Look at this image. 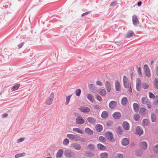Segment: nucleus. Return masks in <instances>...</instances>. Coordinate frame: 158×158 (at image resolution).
I'll return each mask as SVG.
<instances>
[{"instance_id": "10", "label": "nucleus", "mask_w": 158, "mask_h": 158, "mask_svg": "<svg viewBox=\"0 0 158 158\" xmlns=\"http://www.w3.org/2000/svg\"><path fill=\"white\" fill-rule=\"evenodd\" d=\"M122 126L124 130L128 131L130 129V125L129 123L127 121H124L122 124Z\"/></svg>"}, {"instance_id": "12", "label": "nucleus", "mask_w": 158, "mask_h": 158, "mask_svg": "<svg viewBox=\"0 0 158 158\" xmlns=\"http://www.w3.org/2000/svg\"><path fill=\"white\" fill-rule=\"evenodd\" d=\"M106 136L108 139L111 140L113 139L114 135L112 132L110 131L107 132L106 133Z\"/></svg>"}, {"instance_id": "32", "label": "nucleus", "mask_w": 158, "mask_h": 158, "mask_svg": "<svg viewBox=\"0 0 158 158\" xmlns=\"http://www.w3.org/2000/svg\"><path fill=\"white\" fill-rule=\"evenodd\" d=\"M73 131L79 134H82L83 133V131L78 128H74L73 129Z\"/></svg>"}, {"instance_id": "64", "label": "nucleus", "mask_w": 158, "mask_h": 158, "mask_svg": "<svg viewBox=\"0 0 158 158\" xmlns=\"http://www.w3.org/2000/svg\"><path fill=\"white\" fill-rule=\"evenodd\" d=\"M155 102L156 103H158V96H156L155 99Z\"/></svg>"}, {"instance_id": "63", "label": "nucleus", "mask_w": 158, "mask_h": 158, "mask_svg": "<svg viewBox=\"0 0 158 158\" xmlns=\"http://www.w3.org/2000/svg\"><path fill=\"white\" fill-rule=\"evenodd\" d=\"M7 116H8V114H7L4 113V114H2V118L6 117Z\"/></svg>"}, {"instance_id": "53", "label": "nucleus", "mask_w": 158, "mask_h": 158, "mask_svg": "<svg viewBox=\"0 0 158 158\" xmlns=\"http://www.w3.org/2000/svg\"><path fill=\"white\" fill-rule=\"evenodd\" d=\"M133 118L135 121H137L139 120L140 117L137 114L134 116Z\"/></svg>"}, {"instance_id": "13", "label": "nucleus", "mask_w": 158, "mask_h": 158, "mask_svg": "<svg viewBox=\"0 0 158 158\" xmlns=\"http://www.w3.org/2000/svg\"><path fill=\"white\" fill-rule=\"evenodd\" d=\"M105 85L107 92L109 93L110 92L111 90V85L110 83L108 81H106Z\"/></svg>"}, {"instance_id": "9", "label": "nucleus", "mask_w": 158, "mask_h": 158, "mask_svg": "<svg viewBox=\"0 0 158 158\" xmlns=\"http://www.w3.org/2000/svg\"><path fill=\"white\" fill-rule=\"evenodd\" d=\"M139 145L140 148L141 149L143 150H145L147 149L148 147V144L146 142L143 141L141 142Z\"/></svg>"}, {"instance_id": "18", "label": "nucleus", "mask_w": 158, "mask_h": 158, "mask_svg": "<svg viewBox=\"0 0 158 158\" xmlns=\"http://www.w3.org/2000/svg\"><path fill=\"white\" fill-rule=\"evenodd\" d=\"M72 145L73 148L75 149L79 150L81 149V146L80 145L77 143H73Z\"/></svg>"}, {"instance_id": "43", "label": "nucleus", "mask_w": 158, "mask_h": 158, "mask_svg": "<svg viewBox=\"0 0 158 158\" xmlns=\"http://www.w3.org/2000/svg\"><path fill=\"white\" fill-rule=\"evenodd\" d=\"M154 85L155 87L158 89V78L156 77L155 78Z\"/></svg>"}, {"instance_id": "52", "label": "nucleus", "mask_w": 158, "mask_h": 158, "mask_svg": "<svg viewBox=\"0 0 158 158\" xmlns=\"http://www.w3.org/2000/svg\"><path fill=\"white\" fill-rule=\"evenodd\" d=\"M115 158H123V155L121 154L118 153L115 156Z\"/></svg>"}, {"instance_id": "56", "label": "nucleus", "mask_w": 158, "mask_h": 158, "mask_svg": "<svg viewBox=\"0 0 158 158\" xmlns=\"http://www.w3.org/2000/svg\"><path fill=\"white\" fill-rule=\"evenodd\" d=\"M149 97L150 98H155V96L154 94L151 92H149Z\"/></svg>"}, {"instance_id": "51", "label": "nucleus", "mask_w": 158, "mask_h": 158, "mask_svg": "<svg viewBox=\"0 0 158 158\" xmlns=\"http://www.w3.org/2000/svg\"><path fill=\"white\" fill-rule=\"evenodd\" d=\"M113 124V121L110 120L108 121L106 123V126L108 127L111 126Z\"/></svg>"}, {"instance_id": "14", "label": "nucleus", "mask_w": 158, "mask_h": 158, "mask_svg": "<svg viewBox=\"0 0 158 158\" xmlns=\"http://www.w3.org/2000/svg\"><path fill=\"white\" fill-rule=\"evenodd\" d=\"M129 140L127 138L123 139L121 141V144L123 146L127 145L129 143Z\"/></svg>"}, {"instance_id": "46", "label": "nucleus", "mask_w": 158, "mask_h": 158, "mask_svg": "<svg viewBox=\"0 0 158 158\" xmlns=\"http://www.w3.org/2000/svg\"><path fill=\"white\" fill-rule=\"evenodd\" d=\"M25 155V153H19L15 155V158H18L20 157L24 156Z\"/></svg>"}, {"instance_id": "27", "label": "nucleus", "mask_w": 158, "mask_h": 158, "mask_svg": "<svg viewBox=\"0 0 158 158\" xmlns=\"http://www.w3.org/2000/svg\"><path fill=\"white\" fill-rule=\"evenodd\" d=\"M85 131L86 133L89 135H92L94 133L93 131L88 127L85 128Z\"/></svg>"}, {"instance_id": "8", "label": "nucleus", "mask_w": 158, "mask_h": 158, "mask_svg": "<svg viewBox=\"0 0 158 158\" xmlns=\"http://www.w3.org/2000/svg\"><path fill=\"white\" fill-rule=\"evenodd\" d=\"M136 132L137 135L140 136L143 134V131L141 127L138 126L136 128Z\"/></svg>"}, {"instance_id": "44", "label": "nucleus", "mask_w": 158, "mask_h": 158, "mask_svg": "<svg viewBox=\"0 0 158 158\" xmlns=\"http://www.w3.org/2000/svg\"><path fill=\"white\" fill-rule=\"evenodd\" d=\"M153 151L155 153L158 154V144H156L154 146Z\"/></svg>"}, {"instance_id": "2", "label": "nucleus", "mask_w": 158, "mask_h": 158, "mask_svg": "<svg viewBox=\"0 0 158 158\" xmlns=\"http://www.w3.org/2000/svg\"><path fill=\"white\" fill-rule=\"evenodd\" d=\"M144 71L145 75L148 77H150L151 76L150 71L149 68L147 64H145L144 66Z\"/></svg>"}, {"instance_id": "62", "label": "nucleus", "mask_w": 158, "mask_h": 158, "mask_svg": "<svg viewBox=\"0 0 158 158\" xmlns=\"http://www.w3.org/2000/svg\"><path fill=\"white\" fill-rule=\"evenodd\" d=\"M96 84L100 86H101L102 85V83L101 82L99 81H97V82H96Z\"/></svg>"}, {"instance_id": "1", "label": "nucleus", "mask_w": 158, "mask_h": 158, "mask_svg": "<svg viewBox=\"0 0 158 158\" xmlns=\"http://www.w3.org/2000/svg\"><path fill=\"white\" fill-rule=\"evenodd\" d=\"M64 155L67 158H74L76 154L72 151L69 149H66L64 151Z\"/></svg>"}, {"instance_id": "4", "label": "nucleus", "mask_w": 158, "mask_h": 158, "mask_svg": "<svg viewBox=\"0 0 158 158\" xmlns=\"http://www.w3.org/2000/svg\"><path fill=\"white\" fill-rule=\"evenodd\" d=\"M54 98V93L53 92H52L50 96L47 98L45 102V104L47 105H51L52 102Z\"/></svg>"}, {"instance_id": "26", "label": "nucleus", "mask_w": 158, "mask_h": 158, "mask_svg": "<svg viewBox=\"0 0 158 158\" xmlns=\"http://www.w3.org/2000/svg\"><path fill=\"white\" fill-rule=\"evenodd\" d=\"M95 129L97 131L100 132L102 130L103 127L102 125L98 124L95 126Z\"/></svg>"}, {"instance_id": "33", "label": "nucleus", "mask_w": 158, "mask_h": 158, "mask_svg": "<svg viewBox=\"0 0 158 158\" xmlns=\"http://www.w3.org/2000/svg\"><path fill=\"white\" fill-rule=\"evenodd\" d=\"M146 109L143 107H141L139 110V113L142 115H144L146 114Z\"/></svg>"}, {"instance_id": "6", "label": "nucleus", "mask_w": 158, "mask_h": 158, "mask_svg": "<svg viewBox=\"0 0 158 158\" xmlns=\"http://www.w3.org/2000/svg\"><path fill=\"white\" fill-rule=\"evenodd\" d=\"M76 123L77 124L81 125L85 123V120L81 116H78L76 119Z\"/></svg>"}, {"instance_id": "38", "label": "nucleus", "mask_w": 158, "mask_h": 158, "mask_svg": "<svg viewBox=\"0 0 158 158\" xmlns=\"http://www.w3.org/2000/svg\"><path fill=\"white\" fill-rule=\"evenodd\" d=\"M89 88L90 91H93L95 90V86L92 84H90L89 85Z\"/></svg>"}, {"instance_id": "39", "label": "nucleus", "mask_w": 158, "mask_h": 158, "mask_svg": "<svg viewBox=\"0 0 158 158\" xmlns=\"http://www.w3.org/2000/svg\"><path fill=\"white\" fill-rule=\"evenodd\" d=\"M142 103L143 104H146L148 102L150 103L148 99L145 97H143L141 99Z\"/></svg>"}, {"instance_id": "24", "label": "nucleus", "mask_w": 158, "mask_h": 158, "mask_svg": "<svg viewBox=\"0 0 158 158\" xmlns=\"http://www.w3.org/2000/svg\"><path fill=\"white\" fill-rule=\"evenodd\" d=\"M132 22L134 26L137 25V24L139 22V21L136 15H134L133 16Z\"/></svg>"}, {"instance_id": "37", "label": "nucleus", "mask_w": 158, "mask_h": 158, "mask_svg": "<svg viewBox=\"0 0 158 158\" xmlns=\"http://www.w3.org/2000/svg\"><path fill=\"white\" fill-rule=\"evenodd\" d=\"M108 116V113L106 111H104L102 112L101 114V117L103 118H105L107 117Z\"/></svg>"}, {"instance_id": "41", "label": "nucleus", "mask_w": 158, "mask_h": 158, "mask_svg": "<svg viewBox=\"0 0 158 158\" xmlns=\"http://www.w3.org/2000/svg\"><path fill=\"white\" fill-rule=\"evenodd\" d=\"M142 123L144 126H148L149 124V122L147 119H144L143 120Z\"/></svg>"}, {"instance_id": "40", "label": "nucleus", "mask_w": 158, "mask_h": 158, "mask_svg": "<svg viewBox=\"0 0 158 158\" xmlns=\"http://www.w3.org/2000/svg\"><path fill=\"white\" fill-rule=\"evenodd\" d=\"M98 140L99 142L104 143L106 142L105 138L102 136H100L98 138Z\"/></svg>"}, {"instance_id": "47", "label": "nucleus", "mask_w": 158, "mask_h": 158, "mask_svg": "<svg viewBox=\"0 0 158 158\" xmlns=\"http://www.w3.org/2000/svg\"><path fill=\"white\" fill-rule=\"evenodd\" d=\"M142 85L143 88L145 89H147L149 87V85L147 83L143 82L142 84Z\"/></svg>"}, {"instance_id": "23", "label": "nucleus", "mask_w": 158, "mask_h": 158, "mask_svg": "<svg viewBox=\"0 0 158 158\" xmlns=\"http://www.w3.org/2000/svg\"><path fill=\"white\" fill-rule=\"evenodd\" d=\"M63 153V149H59L57 152L56 155V158H60L61 157Z\"/></svg>"}, {"instance_id": "49", "label": "nucleus", "mask_w": 158, "mask_h": 158, "mask_svg": "<svg viewBox=\"0 0 158 158\" xmlns=\"http://www.w3.org/2000/svg\"><path fill=\"white\" fill-rule=\"evenodd\" d=\"M69 143V140L67 138L64 139L63 141V143L64 145H68Z\"/></svg>"}, {"instance_id": "36", "label": "nucleus", "mask_w": 158, "mask_h": 158, "mask_svg": "<svg viewBox=\"0 0 158 158\" xmlns=\"http://www.w3.org/2000/svg\"><path fill=\"white\" fill-rule=\"evenodd\" d=\"M20 86L19 84H18L14 85L11 88V90L12 91H14L17 90Z\"/></svg>"}, {"instance_id": "15", "label": "nucleus", "mask_w": 158, "mask_h": 158, "mask_svg": "<svg viewBox=\"0 0 158 158\" xmlns=\"http://www.w3.org/2000/svg\"><path fill=\"white\" fill-rule=\"evenodd\" d=\"M117 105V102L114 101H111L109 103V106L110 108L113 109L115 108Z\"/></svg>"}, {"instance_id": "34", "label": "nucleus", "mask_w": 158, "mask_h": 158, "mask_svg": "<svg viewBox=\"0 0 158 158\" xmlns=\"http://www.w3.org/2000/svg\"><path fill=\"white\" fill-rule=\"evenodd\" d=\"M87 148L91 151H94L95 150V146L92 144H89L87 147Z\"/></svg>"}, {"instance_id": "58", "label": "nucleus", "mask_w": 158, "mask_h": 158, "mask_svg": "<svg viewBox=\"0 0 158 158\" xmlns=\"http://www.w3.org/2000/svg\"><path fill=\"white\" fill-rule=\"evenodd\" d=\"M94 108L96 110H98L100 109V107L99 105H96L94 106Z\"/></svg>"}, {"instance_id": "19", "label": "nucleus", "mask_w": 158, "mask_h": 158, "mask_svg": "<svg viewBox=\"0 0 158 158\" xmlns=\"http://www.w3.org/2000/svg\"><path fill=\"white\" fill-rule=\"evenodd\" d=\"M115 90L117 91H119L121 89L120 85L119 82L116 80L115 82Z\"/></svg>"}, {"instance_id": "59", "label": "nucleus", "mask_w": 158, "mask_h": 158, "mask_svg": "<svg viewBox=\"0 0 158 158\" xmlns=\"http://www.w3.org/2000/svg\"><path fill=\"white\" fill-rule=\"evenodd\" d=\"M24 44V42H22L18 45V46L19 48H21Z\"/></svg>"}, {"instance_id": "61", "label": "nucleus", "mask_w": 158, "mask_h": 158, "mask_svg": "<svg viewBox=\"0 0 158 158\" xmlns=\"http://www.w3.org/2000/svg\"><path fill=\"white\" fill-rule=\"evenodd\" d=\"M90 12H91V11H88V12H85V13H83V14H82L81 17H83V16H84L87 15L88 14L90 13Z\"/></svg>"}, {"instance_id": "45", "label": "nucleus", "mask_w": 158, "mask_h": 158, "mask_svg": "<svg viewBox=\"0 0 158 158\" xmlns=\"http://www.w3.org/2000/svg\"><path fill=\"white\" fill-rule=\"evenodd\" d=\"M143 154V152L140 150H138L136 151V155L138 156H141Z\"/></svg>"}, {"instance_id": "28", "label": "nucleus", "mask_w": 158, "mask_h": 158, "mask_svg": "<svg viewBox=\"0 0 158 158\" xmlns=\"http://www.w3.org/2000/svg\"><path fill=\"white\" fill-rule=\"evenodd\" d=\"M87 120L89 123L92 124L95 123L96 122V120L95 118L91 117H88Z\"/></svg>"}, {"instance_id": "17", "label": "nucleus", "mask_w": 158, "mask_h": 158, "mask_svg": "<svg viewBox=\"0 0 158 158\" xmlns=\"http://www.w3.org/2000/svg\"><path fill=\"white\" fill-rule=\"evenodd\" d=\"M97 147L101 151L105 150L106 148V147L105 146L100 143L97 144Z\"/></svg>"}, {"instance_id": "60", "label": "nucleus", "mask_w": 158, "mask_h": 158, "mask_svg": "<svg viewBox=\"0 0 158 158\" xmlns=\"http://www.w3.org/2000/svg\"><path fill=\"white\" fill-rule=\"evenodd\" d=\"M79 140L78 141H80L81 142H84L85 141V140L84 138H81L79 136V138H78Z\"/></svg>"}, {"instance_id": "3", "label": "nucleus", "mask_w": 158, "mask_h": 158, "mask_svg": "<svg viewBox=\"0 0 158 158\" xmlns=\"http://www.w3.org/2000/svg\"><path fill=\"white\" fill-rule=\"evenodd\" d=\"M123 84L124 88L126 89L131 86L127 77L125 76L123 77Z\"/></svg>"}, {"instance_id": "25", "label": "nucleus", "mask_w": 158, "mask_h": 158, "mask_svg": "<svg viewBox=\"0 0 158 158\" xmlns=\"http://www.w3.org/2000/svg\"><path fill=\"white\" fill-rule=\"evenodd\" d=\"M133 107L135 112L138 113L139 110V106L138 104L136 103H133Z\"/></svg>"}, {"instance_id": "30", "label": "nucleus", "mask_w": 158, "mask_h": 158, "mask_svg": "<svg viewBox=\"0 0 158 158\" xmlns=\"http://www.w3.org/2000/svg\"><path fill=\"white\" fill-rule=\"evenodd\" d=\"M127 102L128 100L127 97H123L122 99L121 103L123 106H124L126 105L127 104Z\"/></svg>"}, {"instance_id": "22", "label": "nucleus", "mask_w": 158, "mask_h": 158, "mask_svg": "<svg viewBox=\"0 0 158 158\" xmlns=\"http://www.w3.org/2000/svg\"><path fill=\"white\" fill-rule=\"evenodd\" d=\"M94 156V153L90 152L87 151L85 154V156L88 158H92Z\"/></svg>"}, {"instance_id": "29", "label": "nucleus", "mask_w": 158, "mask_h": 158, "mask_svg": "<svg viewBox=\"0 0 158 158\" xmlns=\"http://www.w3.org/2000/svg\"><path fill=\"white\" fill-rule=\"evenodd\" d=\"M99 94L102 96H104L106 94V92L105 90L103 89H100L98 90Z\"/></svg>"}, {"instance_id": "55", "label": "nucleus", "mask_w": 158, "mask_h": 158, "mask_svg": "<svg viewBox=\"0 0 158 158\" xmlns=\"http://www.w3.org/2000/svg\"><path fill=\"white\" fill-rule=\"evenodd\" d=\"M138 73L139 75L140 76H142V73L141 71V68L140 67H139L138 70Z\"/></svg>"}, {"instance_id": "16", "label": "nucleus", "mask_w": 158, "mask_h": 158, "mask_svg": "<svg viewBox=\"0 0 158 158\" xmlns=\"http://www.w3.org/2000/svg\"><path fill=\"white\" fill-rule=\"evenodd\" d=\"M121 113L118 112H115L112 115L113 117L115 119H119L121 117Z\"/></svg>"}, {"instance_id": "54", "label": "nucleus", "mask_w": 158, "mask_h": 158, "mask_svg": "<svg viewBox=\"0 0 158 158\" xmlns=\"http://www.w3.org/2000/svg\"><path fill=\"white\" fill-rule=\"evenodd\" d=\"M96 98L97 100L99 102H101L102 101V99L101 97L98 94H97L96 95Z\"/></svg>"}, {"instance_id": "11", "label": "nucleus", "mask_w": 158, "mask_h": 158, "mask_svg": "<svg viewBox=\"0 0 158 158\" xmlns=\"http://www.w3.org/2000/svg\"><path fill=\"white\" fill-rule=\"evenodd\" d=\"M80 111L83 113H88L90 111V109L87 107L81 106L79 109Z\"/></svg>"}, {"instance_id": "5", "label": "nucleus", "mask_w": 158, "mask_h": 158, "mask_svg": "<svg viewBox=\"0 0 158 158\" xmlns=\"http://www.w3.org/2000/svg\"><path fill=\"white\" fill-rule=\"evenodd\" d=\"M67 136L69 139L72 140L77 141L79 140L78 139L79 138V136L77 135L68 134L67 135Z\"/></svg>"}, {"instance_id": "31", "label": "nucleus", "mask_w": 158, "mask_h": 158, "mask_svg": "<svg viewBox=\"0 0 158 158\" xmlns=\"http://www.w3.org/2000/svg\"><path fill=\"white\" fill-rule=\"evenodd\" d=\"M134 33L131 31H129L127 32L126 35V37L128 38H130L131 37L135 35Z\"/></svg>"}, {"instance_id": "50", "label": "nucleus", "mask_w": 158, "mask_h": 158, "mask_svg": "<svg viewBox=\"0 0 158 158\" xmlns=\"http://www.w3.org/2000/svg\"><path fill=\"white\" fill-rule=\"evenodd\" d=\"M81 93V90L80 89H77L75 91L76 95L77 96H79Z\"/></svg>"}, {"instance_id": "7", "label": "nucleus", "mask_w": 158, "mask_h": 158, "mask_svg": "<svg viewBox=\"0 0 158 158\" xmlns=\"http://www.w3.org/2000/svg\"><path fill=\"white\" fill-rule=\"evenodd\" d=\"M141 81L140 79L139 78H137L136 79V87L137 90L138 91H140L141 89L140 87Z\"/></svg>"}, {"instance_id": "48", "label": "nucleus", "mask_w": 158, "mask_h": 158, "mask_svg": "<svg viewBox=\"0 0 158 158\" xmlns=\"http://www.w3.org/2000/svg\"><path fill=\"white\" fill-rule=\"evenodd\" d=\"M71 96H72V95H69V96L66 97V101L65 103V104L66 105H67L68 104Z\"/></svg>"}, {"instance_id": "42", "label": "nucleus", "mask_w": 158, "mask_h": 158, "mask_svg": "<svg viewBox=\"0 0 158 158\" xmlns=\"http://www.w3.org/2000/svg\"><path fill=\"white\" fill-rule=\"evenodd\" d=\"M108 154L106 152L102 153L100 155L101 158H108Z\"/></svg>"}, {"instance_id": "35", "label": "nucleus", "mask_w": 158, "mask_h": 158, "mask_svg": "<svg viewBox=\"0 0 158 158\" xmlns=\"http://www.w3.org/2000/svg\"><path fill=\"white\" fill-rule=\"evenodd\" d=\"M151 116L152 122L153 123L155 122L156 118V115L153 113H151Z\"/></svg>"}, {"instance_id": "21", "label": "nucleus", "mask_w": 158, "mask_h": 158, "mask_svg": "<svg viewBox=\"0 0 158 158\" xmlns=\"http://www.w3.org/2000/svg\"><path fill=\"white\" fill-rule=\"evenodd\" d=\"M116 131L118 135H122L123 134V131L122 127L120 126H118L117 128Z\"/></svg>"}, {"instance_id": "20", "label": "nucleus", "mask_w": 158, "mask_h": 158, "mask_svg": "<svg viewBox=\"0 0 158 158\" xmlns=\"http://www.w3.org/2000/svg\"><path fill=\"white\" fill-rule=\"evenodd\" d=\"M86 97L87 98L92 102H94V97L90 94L87 93L86 94Z\"/></svg>"}, {"instance_id": "57", "label": "nucleus", "mask_w": 158, "mask_h": 158, "mask_svg": "<svg viewBox=\"0 0 158 158\" xmlns=\"http://www.w3.org/2000/svg\"><path fill=\"white\" fill-rule=\"evenodd\" d=\"M117 4V2L114 1L112 2L110 4V6H116Z\"/></svg>"}]
</instances>
